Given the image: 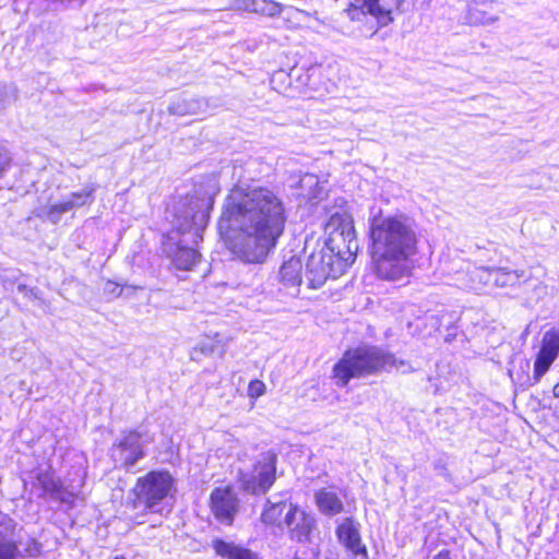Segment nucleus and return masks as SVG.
Returning a JSON list of instances; mask_svg holds the SVG:
<instances>
[{"mask_svg": "<svg viewBox=\"0 0 559 559\" xmlns=\"http://www.w3.org/2000/svg\"><path fill=\"white\" fill-rule=\"evenodd\" d=\"M266 386L261 380H252L248 385V395L251 399L257 400L265 393Z\"/></svg>", "mask_w": 559, "mask_h": 559, "instance_id": "nucleus-26", "label": "nucleus"}, {"mask_svg": "<svg viewBox=\"0 0 559 559\" xmlns=\"http://www.w3.org/2000/svg\"><path fill=\"white\" fill-rule=\"evenodd\" d=\"M525 272L522 270H508L506 267H493V287L504 288L515 286Z\"/></svg>", "mask_w": 559, "mask_h": 559, "instance_id": "nucleus-23", "label": "nucleus"}, {"mask_svg": "<svg viewBox=\"0 0 559 559\" xmlns=\"http://www.w3.org/2000/svg\"><path fill=\"white\" fill-rule=\"evenodd\" d=\"M116 467L130 468L145 456L142 435L135 430L126 431L110 449Z\"/></svg>", "mask_w": 559, "mask_h": 559, "instance_id": "nucleus-9", "label": "nucleus"}, {"mask_svg": "<svg viewBox=\"0 0 559 559\" xmlns=\"http://www.w3.org/2000/svg\"><path fill=\"white\" fill-rule=\"evenodd\" d=\"M554 395L559 399V381L554 385Z\"/></svg>", "mask_w": 559, "mask_h": 559, "instance_id": "nucleus-35", "label": "nucleus"}, {"mask_svg": "<svg viewBox=\"0 0 559 559\" xmlns=\"http://www.w3.org/2000/svg\"><path fill=\"white\" fill-rule=\"evenodd\" d=\"M346 17L374 34L380 27L394 21L393 13L400 11L404 0H335Z\"/></svg>", "mask_w": 559, "mask_h": 559, "instance_id": "nucleus-6", "label": "nucleus"}, {"mask_svg": "<svg viewBox=\"0 0 559 559\" xmlns=\"http://www.w3.org/2000/svg\"><path fill=\"white\" fill-rule=\"evenodd\" d=\"M114 559H126V558H124V557H122V556H117V557H115Z\"/></svg>", "mask_w": 559, "mask_h": 559, "instance_id": "nucleus-37", "label": "nucleus"}, {"mask_svg": "<svg viewBox=\"0 0 559 559\" xmlns=\"http://www.w3.org/2000/svg\"><path fill=\"white\" fill-rule=\"evenodd\" d=\"M213 549L223 559H258L252 550L222 539L213 540Z\"/></svg>", "mask_w": 559, "mask_h": 559, "instance_id": "nucleus-21", "label": "nucleus"}, {"mask_svg": "<svg viewBox=\"0 0 559 559\" xmlns=\"http://www.w3.org/2000/svg\"><path fill=\"white\" fill-rule=\"evenodd\" d=\"M359 523L353 518L344 519L336 527V535L338 540L355 556H361L367 559V549L361 544Z\"/></svg>", "mask_w": 559, "mask_h": 559, "instance_id": "nucleus-16", "label": "nucleus"}, {"mask_svg": "<svg viewBox=\"0 0 559 559\" xmlns=\"http://www.w3.org/2000/svg\"><path fill=\"white\" fill-rule=\"evenodd\" d=\"M280 281L286 287H297L302 282V262L299 258L292 257L285 261L278 272Z\"/></svg>", "mask_w": 559, "mask_h": 559, "instance_id": "nucleus-22", "label": "nucleus"}, {"mask_svg": "<svg viewBox=\"0 0 559 559\" xmlns=\"http://www.w3.org/2000/svg\"><path fill=\"white\" fill-rule=\"evenodd\" d=\"M559 356V329H551L543 335L540 348L534 361L533 379L539 382Z\"/></svg>", "mask_w": 559, "mask_h": 559, "instance_id": "nucleus-13", "label": "nucleus"}, {"mask_svg": "<svg viewBox=\"0 0 559 559\" xmlns=\"http://www.w3.org/2000/svg\"><path fill=\"white\" fill-rule=\"evenodd\" d=\"M217 349V345L212 341H203L193 348L192 355L195 357L198 353L203 355H212Z\"/></svg>", "mask_w": 559, "mask_h": 559, "instance_id": "nucleus-27", "label": "nucleus"}, {"mask_svg": "<svg viewBox=\"0 0 559 559\" xmlns=\"http://www.w3.org/2000/svg\"><path fill=\"white\" fill-rule=\"evenodd\" d=\"M328 221L324 233L328 236L322 250L334 255L336 271H344L355 261L358 241L354 219L343 199L340 203L326 210Z\"/></svg>", "mask_w": 559, "mask_h": 559, "instance_id": "nucleus-5", "label": "nucleus"}, {"mask_svg": "<svg viewBox=\"0 0 559 559\" xmlns=\"http://www.w3.org/2000/svg\"><path fill=\"white\" fill-rule=\"evenodd\" d=\"M37 483L43 489L45 495H49L51 498L62 487L60 481L49 473H39L37 475Z\"/></svg>", "mask_w": 559, "mask_h": 559, "instance_id": "nucleus-24", "label": "nucleus"}, {"mask_svg": "<svg viewBox=\"0 0 559 559\" xmlns=\"http://www.w3.org/2000/svg\"><path fill=\"white\" fill-rule=\"evenodd\" d=\"M294 504L292 502H287L282 495L273 496L266 501V506L261 514L262 522L266 525H277L278 527H283L284 523L281 519L283 514L288 511V507Z\"/></svg>", "mask_w": 559, "mask_h": 559, "instance_id": "nucleus-17", "label": "nucleus"}, {"mask_svg": "<svg viewBox=\"0 0 559 559\" xmlns=\"http://www.w3.org/2000/svg\"><path fill=\"white\" fill-rule=\"evenodd\" d=\"M370 239L373 271L379 278L399 281L412 274L418 239L409 217H374Z\"/></svg>", "mask_w": 559, "mask_h": 559, "instance_id": "nucleus-2", "label": "nucleus"}, {"mask_svg": "<svg viewBox=\"0 0 559 559\" xmlns=\"http://www.w3.org/2000/svg\"><path fill=\"white\" fill-rule=\"evenodd\" d=\"M314 501L318 510L326 515L334 516L344 511V503L338 495L328 488H321L314 493Z\"/></svg>", "mask_w": 559, "mask_h": 559, "instance_id": "nucleus-18", "label": "nucleus"}, {"mask_svg": "<svg viewBox=\"0 0 559 559\" xmlns=\"http://www.w3.org/2000/svg\"><path fill=\"white\" fill-rule=\"evenodd\" d=\"M104 293L108 296L118 297L122 293L121 286L112 281H107L104 285Z\"/></svg>", "mask_w": 559, "mask_h": 559, "instance_id": "nucleus-28", "label": "nucleus"}, {"mask_svg": "<svg viewBox=\"0 0 559 559\" xmlns=\"http://www.w3.org/2000/svg\"><path fill=\"white\" fill-rule=\"evenodd\" d=\"M238 8L247 12L275 17L281 15L284 7L273 0H239Z\"/></svg>", "mask_w": 559, "mask_h": 559, "instance_id": "nucleus-20", "label": "nucleus"}, {"mask_svg": "<svg viewBox=\"0 0 559 559\" xmlns=\"http://www.w3.org/2000/svg\"><path fill=\"white\" fill-rule=\"evenodd\" d=\"M282 198L266 187H234L226 198L221 228L227 224V246L249 264H262L276 247L286 224Z\"/></svg>", "mask_w": 559, "mask_h": 559, "instance_id": "nucleus-1", "label": "nucleus"}, {"mask_svg": "<svg viewBox=\"0 0 559 559\" xmlns=\"http://www.w3.org/2000/svg\"><path fill=\"white\" fill-rule=\"evenodd\" d=\"M283 523L289 530L293 539L306 542L314 526V519L299 507L290 506L284 514Z\"/></svg>", "mask_w": 559, "mask_h": 559, "instance_id": "nucleus-14", "label": "nucleus"}, {"mask_svg": "<svg viewBox=\"0 0 559 559\" xmlns=\"http://www.w3.org/2000/svg\"><path fill=\"white\" fill-rule=\"evenodd\" d=\"M40 544L36 539H31L25 549L28 556H37L40 552Z\"/></svg>", "mask_w": 559, "mask_h": 559, "instance_id": "nucleus-31", "label": "nucleus"}, {"mask_svg": "<svg viewBox=\"0 0 559 559\" xmlns=\"http://www.w3.org/2000/svg\"><path fill=\"white\" fill-rule=\"evenodd\" d=\"M174 487V478L166 471H152L143 477H139L132 493L135 497V507L143 506L151 512H159V506L170 495Z\"/></svg>", "mask_w": 559, "mask_h": 559, "instance_id": "nucleus-7", "label": "nucleus"}, {"mask_svg": "<svg viewBox=\"0 0 559 559\" xmlns=\"http://www.w3.org/2000/svg\"><path fill=\"white\" fill-rule=\"evenodd\" d=\"M467 282L464 287L476 293L493 288V267H473L466 273Z\"/></svg>", "mask_w": 559, "mask_h": 559, "instance_id": "nucleus-19", "label": "nucleus"}, {"mask_svg": "<svg viewBox=\"0 0 559 559\" xmlns=\"http://www.w3.org/2000/svg\"><path fill=\"white\" fill-rule=\"evenodd\" d=\"M496 0H466L464 19L469 25H491L500 20L493 11Z\"/></svg>", "mask_w": 559, "mask_h": 559, "instance_id": "nucleus-15", "label": "nucleus"}, {"mask_svg": "<svg viewBox=\"0 0 559 559\" xmlns=\"http://www.w3.org/2000/svg\"><path fill=\"white\" fill-rule=\"evenodd\" d=\"M52 499L58 500L62 503L72 504L74 501V495L61 487L58 490V492L52 497Z\"/></svg>", "mask_w": 559, "mask_h": 559, "instance_id": "nucleus-29", "label": "nucleus"}, {"mask_svg": "<svg viewBox=\"0 0 559 559\" xmlns=\"http://www.w3.org/2000/svg\"><path fill=\"white\" fill-rule=\"evenodd\" d=\"M211 511L221 523L230 525L239 509V500L231 487L215 488L210 497Z\"/></svg>", "mask_w": 559, "mask_h": 559, "instance_id": "nucleus-12", "label": "nucleus"}, {"mask_svg": "<svg viewBox=\"0 0 559 559\" xmlns=\"http://www.w3.org/2000/svg\"><path fill=\"white\" fill-rule=\"evenodd\" d=\"M17 292L24 294L29 298H38V289L37 288H28L24 284L17 285Z\"/></svg>", "mask_w": 559, "mask_h": 559, "instance_id": "nucleus-30", "label": "nucleus"}, {"mask_svg": "<svg viewBox=\"0 0 559 559\" xmlns=\"http://www.w3.org/2000/svg\"><path fill=\"white\" fill-rule=\"evenodd\" d=\"M9 165V158L5 155L0 154V177L5 171L7 167Z\"/></svg>", "mask_w": 559, "mask_h": 559, "instance_id": "nucleus-33", "label": "nucleus"}, {"mask_svg": "<svg viewBox=\"0 0 559 559\" xmlns=\"http://www.w3.org/2000/svg\"><path fill=\"white\" fill-rule=\"evenodd\" d=\"M432 559H452L451 551L449 549H442Z\"/></svg>", "mask_w": 559, "mask_h": 559, "instance_id": "nucleus-34", "label": "nucleus"}, {"mask_svg": "<svg viewBox=\"0 0 559 559\" xmlns=\"http://www.w3.org/2000/svg\"><path fill=\"white\" fill-rule=\"evenodd\" d=\"M277 456L273 452L261 453L250 473L240 474L241 487L252 495L265 493L276 479Z\"/></svg>", "mask_w": 559, "mask_h": 559, "instance_id": "nucleus-8", "label": "nucleus"}, {"mask_svg": "<svg viewBox=\"0 0 559 559\" xmlns=\"http://www.w3.org/2000/svg\"><path fill=\"white\" fill-rule=\"evenodd\" d=\"M306 185H309V186H312V185H318V179L316 176L313 175H305L301 179H300V186L301 188H304Z\"/></svg>", "mask_w": 559, "mask_h": 559, "instance_id": "nucleus-32", "label": "nucleus"}, {"mask_svg": "<svg viewBox=\"0 0 559 559\" xmlns=\"http://www.w3.org/2000/svg\"><path fill=\"white\" fill-rule=\"evenodd\" d=\"M299 12H300L301 14L309 15V13H307L306 11L299 10Z\"/></svg>", "mask_w": 559, "mask_h": 559, "instance_id": "nucleus-36", "label": "nucleus"}, {"mask_svg": "<svg viewBox=\"0 0 559 559\" xmlns=\"http://www.w3.org/2000/svg\"><path fill=\"white\" fill-rule=\"evenodd\" d=\"M334 255L326 250L312 252L306 263L305 277L311 288L321 287L328 278H337L344 271H336Z\"/></svg>", "mask_w": 559, "mask_h": 559, "instance_id": "nucleus-11", "label": "nucleus"}, {"mask_svg": "<svg viewBox=\"0 0 559 559\" xmlns=\"http://www.w3.org/2000/svg\"><path fill=\"white\" fill-rule=\"evenodd\" d=\"M19 548L15 542L0 543V559H16Z\"/></svg>", "mask_w": 559, "mask_h": 559, "instance_id": "nucleus-25", "label": "nucleus"}, {"mask_svg": "<svg viewBox=\"0 0 559 559\" xmlns=\"http://www.w3.org/2000/svg\"><path fill=\"white\" fill-rule=\"evenodd\" d=\"M212 205L211 198H190L178 209L174 229L163 242V252L178 270L189 271L199 262L201 255L190 245L202 240Z\"/></svg>", "mask_w": 559, "mask_h": 559, "instance_id": "nucleus-3", "label": "nucleus"}, {"mask_svg": "<svg viewBox=\"0 0 559 559\" xmlns=\"http://www.w3.org/2000/svg\"><path fill=\"white\" fill-rule=\"evenodd\" d=\"M392 368L408 372L412 370L404 360L378 346H360L348 349L333 367V378L338 386H345L353 378H361L390 371Z\"/></svg>", "mask_w": 559, "mask_h": 559, "instance_id": "nucleus-4", "label": "nucleus"}, {"mask_svg": "<svg viewBox=\"0 0 559 559\" xmlns=\"http://www.w3.org/2000/svg\"><path fill=\"white\" fill-rule=\"evenodd\" d=\"M95 185L85 186L81 191L72 192L63 200L36 209L35 215L39 218L47 219L52 224L60 222L63 214L75 209L91 204L94 201Z\"/></svg>", "mask_w": 559, "mask_h": 559, "instance_id": "nucleus-10", "label": "nucleus"}]
</instances>
